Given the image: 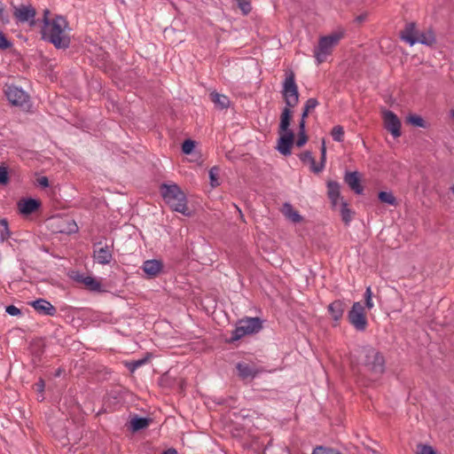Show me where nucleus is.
<instances>
[{"label":"nucleus","mask_w":454,"mask_h":454,"mask_svg":"<svg viewBox=\"0 0 454 454\" xmlns=\"http://www.w3.org/2000/svg\"><path fill=\"white\" fill-rule=\"evenodd\" d=\"M50 11H43L42 37L58 49H66L70 45V28L67 21L62 16L50 18Z\"/></svg>","instance_id":"f257e3e1"},{"label":"nucleus","mask_w":454,"mask_h":454,"mask_svg":"<svg viewBox=\"0 0 454 454\" xmlns=\"http://www.w3.org/2000/svg\"><path fill=\"white\" fill-rule=\"evenodd\" d=\"M160 192L164 201L172 210L184 215H190V211L186 205V196L177 184H162Z\"/></svg>","instance_id":"f03ea898"},{"label":"nucleus","mask_w":454,"mask_h":454,"mask_svg":"<svg viewBox=\"0 0 454 454\" xmlns=\"http://www.w3.org/2000/svg\"><path fill=\"white\" fill-rule=\"evenodd\" d=\"M358 362L375 374H380L385 370L383 356L371 346L362 347L358 350Z\"/></svg>","instance_id":"7ed1b4c3"},{"label":"nucleus","mask_w":454,"mask_h":454,"mask_svg":"<svg viewBox=\"0 0 454 454\" xmlns=\"http://www.w3.org/2000/svg\"><path fill=\"white\" fill-rule=\"evenodd\" d=\"M345 30L340 28L329 35L322 36L319 39L318 45L315 49L314 54L318 64L326 60V58L332 53L333 49L344 37Z\"/></svg>","instance_id":"20e7f679"},{"label":"nucleus","mask_w":454,"mask_h":454,"mask_svg":"<svg viewBox=\"0 0 454 454\" xmlns=\"http://www.w3.org/2000/svg\"><path fill=\"white\" fill-rule=\"evenodd\" d=\"M262 328V322L259 317H246L238 322L232 331L231 340H239L243 337L257 333Z\"/></svg>","instance_id":"39448f33"},{"label":"nucleus","mask_w":454,"mask_h":454,"mask_svg":"<svg viewBox=\"0 0 454 454\" xmlns=\"http://www.w3.org/2000/svg\"><path fill=\"white\" fill-rule=\"evenodd\" d=\"M4 94L12 106L19 107L23 111H29L32 107L29 94L21 87H7Z\"/></svg>","instance_id":"423d86ee"},{"label":"nucleus","mask_w":454,"mask_h":454,"mask_svg":"<svg viewBox=\"0 0 454 454\" xmlns=\"http://www.w3.org/2000/svg\"><path fill=\"white\" fill-rule=\"evenodd\" d=\"M349 323L356 331L364 332L367 327V319L365 316L364 307L361 302L353 303L351 309L348 313Z\"/></svg>","instance_id":"0eeeda50"},{"label":"nucleus","mask_w":454,"mask_h":454,"mask_svg":"<svg viewBox=\"0 0 454 454\" xmlns=\"http://www.w3.org/2000/svg\"><path fill=\"white\" fill-rule=\"evenodd\" d=\"M36 11L31 4H20L13 7V16L20 23H27L30 27L35 26Z\"/></svg>","instance_id":"6e6552de"},{"label":"nucleus","mask_w":454,"mask_h":454,"mask_svg":"<svg viewBox=\"0 0 454 454\" xmlns=\"http://www.w3.org/2000/svg\"><path fill=\"white\" fill-rule=\"evenodd\" d=\"M382 118L386 129H387L394 137H399L401 136V121L397 115L390 110H384L382 112Z\"/></svg>","instance_id":"1a4fd4ad"},{"label":"nucleus","mask_w":454,"mask_h":454,"mask_svg":"<svg viewBox=\"0 0 454 454\" xmlns=\"http://www.w3.org/2000/svg\"><path fill=\"white\" fill-rule=\"evenodd\" d=\"M93 258L98 264H109L113 259L112 247L106 244L104 247H98V245H95Z\"/></svg>","instance_id":"9d476101"},{"label":"nucleus","mask_w":454,"mask_h":454,"mask_svg":"<svg viewBox=\"0 0 454 454\" xmlns=\"http://www.w3.org/2000/svg\"><path fill=\"white\" fill-rule=\"evenodd\" d=\"M30 305L40 315L53 317L57 314L56 308L45 299L33 301Z\"/></svg>","instance_id":"9b49d317"},{"label":"nucleus","mask_w":454,"mask_h":454,"mask_svg":"<svg viewBox=\"0 0 454 454\" xmlns=\"http://www.w3.org/2000/svg\"><path fill=\"white\" fill-rule=\"evenodd\" d=\"M141 269L148 278H153L162 271L163 263L157 259L146 260L143 262Z\"/></svg>","instance_id":"f8f14e48"},{"label":"nucleus","mask_w":454,"mask_h":454,"mask_svg":"<svg viewBox=\"0 0 454 454\" xmlns=\"http://www.w3.org/2000/svg\"><path fill=\"white\" fill-rule=\"evenodd\" d=\"M74 280L83 284L91 292L99 293L103 291L101 283L94 277L78 274L74 277Z\"/></svg>","instance_id":"ddd939ff"},{"label":"nucleus","mask_w":454,"mask_h":454,"mask_svg":"<svg viewBox=\"0 0 454 454\" xmlns=\"http://www.w3.org/2000/svg\"><path fill=\"white\" fill-rule=\"evenodd\" d=\"M40 202L37 200L29 198L20 200L18 202L19 212L23 215H28L37 210L40 207Z\"/></svg>","instance_id":"4468645a"},{"label":"nucleus","mask_w":454,"mask_h":454,"mask_svg":"<svg viewBox=\"0 0 454 454\" xmlns=\"http://www.w3.org/2000/svg\"><path fill=\"white\" fill-rule=\"evenodd\" d=\"M298 87H283L282 94L285 98L286 107L290 110L294 107L299 101Z\"/></svg>","instance_id":"2eb2a0df"},{"label":"nucleus","mask_w":454,"mask_h":454,"mask_svg":"<svg viewBox=\"0 0 454 454\" xmlns=\"http://www.w3.org/2000/svg\"><path fill=\"white\" fill-rule=\"evenodd\" d=\"M294 143V132L292 130H288V132H285L284 136H282L278 144V150L283 155L291 154V146Z\"/></svg>","instance_id":"dca6fc26"},{"label":"nucleus","mask_w":454,"mask_h":454,"mask_svg":"<svg viewBox=\"0 0 454 454\" xmlns=\"http://www.w3.org/2000/svg\"><path fill=\"white\" fill-rule=\"evenodd\" d=\"M344 180L349 188L356 194L363 193V186L360 184V176L357 171L347 172Z\"/></svg>","instance_id":"f3484780"},{"label":"nucleus","mask_w":454,"mask_h":454,"mask_svg":"<svg viewBox=\"0 0 454 454\" xmlns=\"http://www.w3.org/2000/svg\"><path fill=\"white\" fill-rule=\"evenodd\" d=\"M419 32L416 30V27L414 23H409L406 25L405 28L401 33L402 39L408 43L410 45H413L416 43V39L418 38Z\"/></svg>","instance_id":"a211bd4d"},{"label":"nucleus","mask_w":454,"mask_h":454,"mask_svg":"<svg viewBox=\"0 0 454 454\" xmlns=\"http://www.w3.org/2000/svg\"><path fill=\"white\" fill-rule=\"evenodd\" d=\"M344 307V303L340 300H336L329 304L328 311L334 321L338 322L342 317Z\"/></svg>","instance_id":"6ab92c4d"},{"label":"nucleus","mask_w":454,"mask_h":454,"mask_svg":"<svg viewBox=\"0 0 454 454\" xmlns=\"http://www.w3.org/2000/svg\"><path fill=\"white\" fill-rule=\"evenodd\" d=\"M282 213L286 216V218H287L288 220L294 223H300L302 220V216L288 202L284 203L282 207Z\"/></svg>","instance_id":"aec40b11"},{"label":"nucleus","mask_w":454,"mask_h":454,"mask_svg":"<svg viewBox=\"0 0 454 454\" xmlns=\"http://www.w3.org/2000/svg\"><path fill=\"white\" fill-rule=\"evenodd\" d=\"M210 99L218 109H226L230 106V99L227 96L215 91L210 93Z\"/></svg>","instance_id":"412c9836"},{"label":"nucleus","mask_w":454,"mask_h":454,"mask_svg":"<svg viewBox=\"0 0 454 454\" xmlns=\"http://www.w3.org/2000/svg\"><path fill=\"white\" fill-rule=\"evenodd\" d=\"M299 157L303 163H309L310 165V168L314 173H320L323 171V165H317L316 163V160L309 151L303 152Z\"/></svg>","instance_id":"4be33fe9"},{"label":"nucleus","mask_w":454,"mask_h":454,"mask_svg":"<svg viewBox=\"0 0 454 454\" xmlns=\"http://www.w3.org/2000/svg\"><path fill=\"white\" fill-rule=\"evenodd\" d=\"M328 189V196L332 200L333 205L337 204L338 200L340 199V184L335 181H330L327 183Z\"/></svg>","instance_id":"5701e85b"},{"label":"nucleus","mask_w":454,"mask_h":454,"mask_svg":"<svg viewBox=\"0 0 454 454\" xmlns=\"http://www.w3.org/2000/svg\"><path fill=\"white\" fill-rule=\"evenodd\" d=\"M292 112L288 107H285L280 116L279 129L283 132H288L291 121Z\"/></svg>","instance_id":"b1692460"},{"label":"nucleus","mask_w":454,"mask_h":454,"mask_svg":"<svg viewBox=\"0 0 454 454\" xmlns=\"http://www.w3.org/2000/svg\"><path fill=\"white\" fill-rule=\"evenodd\" d=\"M150 419L143 417H135L130 420V428L132 431L137 432L144 429L149 426Z\"/></svg>","instance_id":"393cba45"},{"label":"nucleus","mask_w":454,"mask_h":454,"mask_svg":"<svg viewBox=\"0 0 454 454\" xmlns=\"http://www.w3.org/2000/svg\"><path fill=\"white\" fill-rule=\"evenodd\" d=\"M435 42V37L431 30L419 33L416 43H419L426 45H432Z\"/></svg>","instance_id":"a878e982"},{"label":"nucleus","mask_w":454,"mask_h":454,"mask_svg":"<svg viewBox=\"0 0 454 454\" xmlns=\"http://www.w3.org/2000/svg\"><path fill=\"white\" fill-rule=\"evenodd\" d=\"M237 370L239 372V375L242 379H247V378H254V373L253 369L247 364L244 363H239L237 364Z\"/></svg>","instance_id":"bb28decb"},{"label":"nucleus","mask_w":454,"mask_h":454,"mask_svg":"<svg viewBox=\"0 0 454 454\" xmlns=\"http://www.w3.org/2000/svg\"><path fill=\"white\" fill-rule=\"evenodd\" d=\"M379 200L390 206H396L397 204L396 199L391 192H380Z\"/></svg>","instance_id":"cd10ccee"},{"label":"nucleus","mask_w":454,"mask_h":454,"mask_svg":"<svg viewBox=\"0 0 454 454\" xmlns=\"http://www.w3.org/2000/svg\"><path fill=\"white\" fill-rule=\"evenodd\" d=\"M352 211L348 208V204L345 201L341 202L340 215L342 221L348 224L352 220Z\"/></svg>","instance_id":"c85d7f7f"},{"label":"nucleus","mask_w":454,"mask_h":454,"mask_svg":"<svg viewBox=\"0 0 454 454\" xmlns=\"http://www.w3.org/2000/svg\"><path fill=\"white\" fill-rule=\"evenodd\" d=\"M407 121L409 123L415 127L426 128L427 123L422 117L417 114H411L408 116Z\"/></svg>","instance_id":"c756f323"},{"label":"nucleus","mask_w":454,"mask_h":454,"mask_svg":"<svg viewBox=\"0 0 454 454\" xmlns=\"http://www.w3.org/2000/svg\"><path fill=\"white\" fill-rule=\"evenodd\" d=\"M331 135L334 141L341 142V141H343V137H344V129L341 126L336 125L333 128Z\"/></svg>","instance_id":"7c9ffc66"},{"label":"nucleus","mask_w":454,"mask_h":454,"mask_svg":"<svg viewBox=\"0 0 454 454\" xmlns=\"http://www.w3.org/2000/svg\"><path fill=\"white\" fill-rule=\"evenodd\" d=\"M311 454H341L339 450L333 448H326L323 446H317L312 450Z\"/></svg>","instance_id":"2f4dec72"},{"label":"nucleus","mask_w":454,"mask_h":454,"mask_svg":"<svg viewBox=\"0 0 454 454\" xmlns=\"http://www.w3.org/2000/svg\"><path fill=\"white\" fill-rule=\"evenodd\" d=\"M218 172L219 169L216 167H213L209 170L210 184L213 187H216L220 184L218 182Z\"/></svg>","instance_id":"473e14b6"},{"label":"nucleus","mask_w":454,"mask_h":454,"mask_svg":"<svg viewBox=\"0 0 454 454\" xmlns=\"http://www.w3.org/2000/svg\"><path fill=\"white\" fill-rule=\"evenodd\" d=\"M195 147V142L186 139L182 145V151L184 154H191Z\"/></svg>","instance_id":"72a5a7b5"},{"label":"nucleus","mask_w":454,"mask_h":454,"mask_svg":"<svg viewBox=\"0 0 454 454\" xmlns=\"http://www.w3.org/2000/svg\"><path fill=\"white\" fill-rule=\"evenodd\" d=\"M364 300H365V307L368 309H371L373 308L374 303L372 301V292L370 286H368L364 293Z\"/></svg>","instance_id":"f704fd0d"},{"label":"nucleus","mask_w":454,"mask_h":454,"mask_svg":"<svg viewBox=\"0 0 454 454\" xmlns=\"http://www.w3.org/2000/svg\"><path fill=\"white\" fill-rule=\"evenodd\" d=\"M9 182L7 168L0 167V185H6Z\"/></svg>","instance_id":"c9c22d12"},{"label":"nucleus","mask_w":454,"mask_h":454,"mask_svg":"<svg viewBox=\"0 0 454 454\" xmlns=\"http://www.w3.org/2000/svg\"><path fill=\"white\" fill-rule=\"evenodd\" d=\"M147 362V358H142L138 360H135L129 364V369L130 372H135L137 369L144 365Z\"/></svg>","instance_id":"e433bc0d"},{"label":"nucleus","mask_w":454,"mask_h":454,"mask_svg":"<svg viewBox=\"0 0 454 454\" xmlns=\"http://www.w3.org/2000/svg\"><path fill=\"white\" fill-rule=\"evenodd\" d=\"M239 9L244 14H247L251 11V4L248 0H237Z\"/></svg>","instance_id":"4c0bfd02"},{"label":"nucleus","mask_w":454,"mask_h":454,"mask_svg":"<svg viewBox=\"0 0 454 454\" xmlns=\"http://www.w3.org/2000/svg\"><path fill=\"white\" fill-rule=\"evenodd\" d=\"M418 454H436L434 450L429 445H419Z\"/></svg>","instance_id":"58836bf2"},{"label":"nucleus","mask_w":454,"mask_h":454,"mask_svg":"<svg viewBox=\"0 0 454 454\" xmlns=\"http://www.w3.org/2000/svg\"><path fill=\"white\" fill-rule=\"evenodd\" d=\"M35 390L40 394L38 399L43 400V391L45 387V383L43 379H39V380L35 383Z\"/></svg>","instance_id":"ea45409f"},{"label":"nucleus","mask_w":454,"mask_h":454,"mask_svg":"<svg viewBox=\"0 0 454 454\" xmlns=\"http://www.w3.org/2000/svg\"><path fill=\"white\" fill-rule=\"evenodd\" d=\"M317 105L318 101L315 98H310L306 101L304 108L310 112L311 110L315 109Z\"/></svg>","instance_id":"a19ab883"},{"label":"nucleus","mask_w":454,"mask_h":454,"mask_svg":"<svg viewBox=\"0 0 454 454\" xmlns=\"http://www.w3.org/2000/svg\"><path fill=\"white\" fill-rule=\"evenodd\" d=\"M5 312L12 317L20 316L21 314V310L14 305H9L5 308Z\"/></svg>","instance_id":"79ce46f5"},{"label":"nucleus","mask_w":454,"mask_h":454,"mask_svg":"<svg viewBox=\"0 0 454 454\" xmlns=\"http://www.w3.org/2000/svg\"><path fill=\"white\" fill-rule=\"evenodd\" d=\"M282 85H295L294 74L293 72L288 71L286 73V77Z\"/></svg>","instance_id":"37998d69"},{"label":"nucleus","mask_w":454,"mask_h":454,"mask_svg":"<svg viewBox=\"0 0 454 454\" xmlns=\"http://www.w3.org/2000/svg\"><path fill=\"white\" fill-rule=\"evenodd\" d=\"M12 43L7 40L3 32L0 31V49L5 50L10 48Z\"/></svg>","instance_id":"c03bdc74"},{"label":"nucleus","mask_w":454,"mask_h":454,"mask_svg":"<svg viewBox=\"0 0 454 454\" xmlns=\"http://www.w3.org/2000/svg\"><path fill=\"white\" fill-rule=\"evenodd\" d=\"M308 140L307 135L299 133L298 139L296 140L295 144L298 147L303 146Z\"/></svg>","instance_id":"a18cd8bd"},{"label":"nucleus","mask_w":454,"mask_h":454,"mask_svg":"<svg viewBox=\"0 0 454 454\" xmlns=\"http://www.w3.org/2000/svg\"><path fill=\"white\" fill-rule=\"evenodd\" d=\"M325 160H326V147H325V141H323L322 146H321V161L318 164V165H323V168H325Z\"/></svg>","instance_id":"49530a36"},{"label":"nucleus","mask_w":454,"mask_h":454,"mask_svg":"<svg viewBox=\"0 0 454 454\" xmlns=\"http://www.w3.org/2000/svg\"><path fill=\"white\" fill-rule=\"evenodd\" d=\"M37 183L40 186L44 187V188L49 186V180L46 176H42V177L38 178Z\"/></svg>","instance_id":"de8ad7c7"},{"label":"nucleus","mask_w":454,"mask_h":454,"mask_svg":"<svg viewBox=\"0 0 454 454\" xmlns=\"http://www.w3.org/2000/svg\"><path fill=\"white\" fill-rule=\"evenodd\" d=\"M77 231H78V226L74 222H72L68 224V229H67V232L74 233V232H76Z\"/></svg>","instance_id":"09e8293b"},{"label":"nucleus","mask_w":454,"mask_h":454,"mask_svg":"<svg viewBox=\"0 0 454 454\" xmlns=\"http://www.w3.org/2000/svg\"><path fill=\"white\" fill-rule=\"evenodd\" d=\"M299 133L306 134L305 133V121L301 120L299 123Z\"/></svg>","instance_id":"8fccbe9b"},{"label":"nucleus","mask_w":454,"mask_h":454,"mask_svg":"<svg viewBox=\"0 0 454 454\" xmlns=\"http://www.w3.org/2000/svg\"><path fill=\"white\" fill-rule=\"evenodd\" d=\"M161 454H177V451L174 448H169V449L164 450Z\"/></svg>","instance_id":"3c124183"},{"label":"nucleus","mask_w":454,"mask_h":454,"mask_svg":"<svg viewBox=\"0 0 454 454\" xmlns=\"http://www.w3.org/2000/svg\"><path fill=\"white\" fill-rule=\"evenodd\" d=\"M309 111H307V109H305L303 107V111H302V114H301V120H304L307 118V116L309 115Z\"/></svg>","instance_id":"603ef678"},{"label":"nucleus","mask_w":454,"mask_h":454,"mask_svg":"<svg viewBox=\"0 0 454 454\" xmlns=\"http://www.w3.org/2000/svg\"><path fill=\"white\" fill-rule=\"evenodd\" d=\"M233 206H234V207L236 208V210L238 211V213H239V215L240 219H241V220H244V215H243V214H242L241 209H240L238 206H236L235 204H234Z\"/></svg>","instance_id":"864d4df0"},{"label":"nucleus","mask_w":454,"mask_h":454,"mask_svg":"<svg viewBox=\"0 0 454 454\" xmlns=\"http://www.w3.org/2000/svg\"><path fill=\"white\" fill-rule=\"evenodd\" d=\"M364 20H365V15L357 16L356 19V20L357 22H363Z\"/></svg>","instance_id":"5fc2aeb1"},{"label":"nucleus","mask_w":454,"mask_h":454,"mask_svg":"<svg viewBox=\"0 0 454 454\" xmlns=\"http://www.w3.org/2000/svg\"><path fill=\"white\" fill-rule=\"evenodd\" d=\"M450 117H452L454 119V110H451L450 112Z\"/></svg>","instance_id":"6e6d98bb"},{"label":"nucleus","mask_w":454,"mask_h":454,"mask_svg":"<svg viewBox=\"0 0 454 454\" xmlns=\"http://www.w3.org/2000/svg\"><path fill=\"white\" fill-rule=\"evenodd\" d=\"M450 191L452 192V193L454 194V184L450 187Z\"/></svg>","instance_id":"4d7b16f0"},{"label":"nucleus","mask_w":454,"mask_h":454,"mask_svg":"<svg viewBox=\"0 0 454 454\" xmlns=\"http://www.w3.org/2000/svg\"><path fill=\"white\" fill-rule=\"evenodd\" d=\"M59 375H60V372L59 371L56 372V376H59Z\"/></svg>","instance_id":"13d9d810"},{"label":"nucleus","mask_w":454,"mask_h":454,"mask_svg":"<svg viewBox=\"0 0 454 454\" xmlns=\"http://www.w3.org/2000/svg\"><path fill=\"white\" fill-rule=\"evenodd\" d=\"M3 11V6L2 4H0V12Z\"/></svg>","instance_id":"bf43d9fd"}]
</instances>
